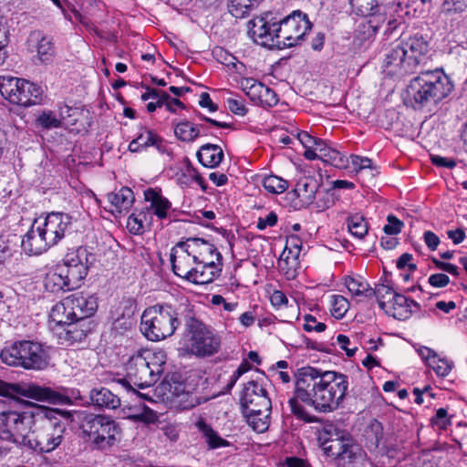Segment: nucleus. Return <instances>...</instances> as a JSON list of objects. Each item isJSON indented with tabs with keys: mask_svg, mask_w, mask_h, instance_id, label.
<instances>
[{
	"mask_svg": "<svg viewBox=\"0 0 467 467\" xmlns=\"http://www.w3.org/2000/svg\"><path fill=\"white\" fill-rule=\"evenodd\" d=\"M347 377L335 371H320L312 367L298 370L294 396L289 399L291 411L300 419L306 416L298 400L323 412L336 410L348 389Z\"/></svg>",
	"mask_w": 467,
	"mask_h": 467,
	"instance_id": "nucleus-1",
	"label": "nucleus"
},
{
	"mask_svg": "<svg viewBox=\"0 0 467 467\" xmlns=\"http://www.w3.org/2000/svg\"><path fill=\"white\" fill-rule=\"evenodd\" d=\"M170 260L174 274L192 283H212L222 271V255L214 244L202 238H188L176 244Z\"/></svg>",
	"mask_w": 467,
	"mask_h": 467,
	"instance_id": "nucleus-2",
	"label": "nucleus"
},
{
	"mask_svg": "<svg viewBox=\"0 0 467 467\" xmlns=\"http://www.w3.org/2000/svg\"><path fill=\"white\" fill-rule=\"evenodd\" d=\"M192 305L181 295L173 302L156 304L141 315L140 331L151 341H160L174 334L182 320L191 317Z\"/></svg>",
	"mask_w": 467,
	"mask_h": 467,
	"instance_id": "nucleus-3",
	"label": "nucleus"
},
{
	"mask_svg": "<svg viewBox=\"0 0 467 467\" xmlns=\"http://www.w3.org/2000/svg\"><path fill=\"white\" fill-rule=\"evenodd\" d=\"M452 88L442 69L422 71L408 85L406 103L416 110H431L451 92Z\"/></svg>",
	"mask_w": 467,
	"mask_h": 467,
	"instance_id": "nucleus-4",
	"label": "nucleus"
},
{
	"mask_svg": "<svg viewBox=\"0 0 467 467\" xmlns=\"http://www.w3.org/2000/svg\"><path fill=\"white\" fill-rule=\"evenodd\" d=\"M72 217L64 213H50L46 217L34 220L30 229L22 239V249L26 254L37 255L56 245L69 231Z\"/></svg>",
	"mask_w": 467,
	"mask_h": 467,
	"instance_id": "nucleus-5",
	"label": "nucleus"
},
{
	"mask_svg": "<svg viewBox=\"0 0 467 467\" xmlns=\"http://www.w3.org/2000/svg\"><path fill=\"white\" fill-rule=\"evenodd\" d=\"M67 415V412L58 409L36 406V420L26 446L40 452L54 451L63 441L66 425L61 418Z\"/></svg>",
	"mask_w": 467,
	"mask_h": 467,
	"instance_id": "nucleus-6",
	"label": "nucleus"
},
{
	"mask_svg": "<svg viewBox=\"0 0 467 467\" xmlns=\"http://www.w3.org/2000/svg\"><path fill=\"white\" fill-rule=\"evenodd\" d=\"M166 354L162 350L143 349L132 355L125 365L126 376L118 381L139 395L135 388L143 389L156 383L163 372Z\"/></svg>",
	"mask_w": 467,
	"mask_h": 467,
	"instance_id": "nucleus-7",
	"label": "nucleus"
},
{
	"mask_svg": "<svg viewBox=\"0 0 467 467\" xmlns=\"http://www.w3.org/2000/svg\"><path fill=\"white\" fill-rule=\"evenodd\" d=\"M185 327L182 344L188 353L198 358H206L220 350V336L195 317L193 307Z\"/></svg>",
	"mask_w": 467,
	"mask_h": 467,
	"instance_id": "nucleus-8",
	"label": "nucleus"
},
{
	"mask_svg": "<svg viewBox=\"0 0 467 467\" xmlns=\"http://www.w3.org/2000/svg\"><path fill=\"white\" fill-rule=\"evenodd\" d=\"M0 358L8 366L32 370L45 369L49 360L43 346L32 340L16 341L5 346L0 353Z\"/></svg>",
	"mask_w": 467,
	"mask_h": 467,
	"instance_id": "nucleus-9",
	"label": "nucleus"
},
{
	"mask_svg": "<svg viewBox=\"0 0 467 467\" xmlns=\"http://www.w3.org/2000/svg\"><path fill=\"white\" fill-rule=\"evenodd\" d=\"M78 419L82 437L94 448L103 450L118 441L119 428L109 417L81 412Z\"/></svg>",
	"mask_w": 467,
	"mask_h": 467,
	"instance_id": "nucleus-10",
	"label": "nucleus"
},
{
	"mask_svg": "<svg viewBox=\"0 0 467 467\" xmlns=\"http://www.w3.org/2000/svg\"><path fill=\"white\" fill-rule=\"evenodd\" d=\"M275 32V47L278 49L295 47L304 39L311 29V23L306 14L294 11L278 23H273Z\"/></svg>",
	"mask_w": 467,
	"mask_h": 467,
	"instance_id": "nucleus-11",
	"label": "nucleus"
},
{
	"mask_svg": "<svg viewBox=\"0 0 467 467\" xmlns=\"http://www.w3.org/2000/svg\"><path fill=\"white\" fill-rule=\"evenodd\" d=\"M0 93L13 104L29 107L41 101L43 90L26 79L0 77Z\"/></svg>",
	"mask_w": 467,
	"mask_h": 467,
	"instance_id": "nucleus-12",
	"label": "nucleus"
},
{
	"mask_svg": "<svg viewBox=\"0 0 467 467\" xmlns=\"http://www.w3.org/2000/svg\"><path fill=\"white\" fill-rule=\"evenodd\" d=\"M36 406L23 412L3 411L0 413V430L5 439L26 446L27 435L32 429L36 415Z\"/></svg>",
	"mask_w": 467,
	"mask_h": 467,
	"instance_id": "nucleus-13",
	"label": "nucleus"
},
{
	"mask_svg": "<svg viewBox=\"0 0 467 467\" xmlns=\"http://www.w3.org/2000/svg\"><path fill=\"white\" fill-rule=\"evenodd\" d=\"M0 395L10 398L23 396L38 401L57 404L64 401L65 397L47 387L35 383H7L0 380Z\"/></svg>",
	"mask_w": 467,
	"mask_h": 467,
	"instance_id": "nucleus-14",
	"label": "nucleus"
},
{
	"mask_svg": "<svg viewBox=\"0 0 467 467\" xmlns=\"http://www.w3.org/2000/svg\"><path fill=\"white\" fill-rule=\"evenodd\" d=\"M98 308L97 298L93 296L73 294L65 297L55 305L53 317L57 319L62 317L66 309H69L76 321H85L91 317Z\"/></svg>",
	"mask_w": 467,
	"mask_h": 467,
	"instance_id": "nucleus-15",
	"label": "nucleus"
},
{
	"mask_svg": "<svg viewBox=\"0 0 467 467\" xmlns=\"http://www.w3.org/2000/svg\"><path fill=\"white\" fill-rule=\"evenodd\" d=\"M85 250H78L75 253L67 254L63 264L57 266L64 279L67 283V291L78 288L88 274V266L83 259H86Z\"/></svg>",
	"mask_w": 467,
	"mask_h": 467,
	"instance_id": "nucleus-16",
	"label": "nucleus"
},
{
	"mask_svg": "<svg viewBox=\"0 0 467 467\" xmlns=\"http://www.w3.org/2000/svg\"><path fill=\"white\" fill-rule=\"evenodd\" d=\"M325 454L334 459L348 460V462H356L362 459L364 451L359 445L352 443L351 440L345 437L328 439L322 443Z\"/></svg>",
	"mask_w": 467,
	"mask_h": 467,
	"instance_id": "nucleus-17",
	"label": "nucleus"
},
{
	"mask_svg": "<svg viewBox=\"0 0 467 467\" xmlns=\"http://www.w3.org/2000/svg\"><path fill=\"white\" fill-rule=\"evenodd\" d=\"M240 403L244 411H253L264 408H271V400L267 392L258 380L248 381L241 393Z\"/></svg>",
	"mask_w": 467,
	"mask_h": 467,
	"instance_id": "nucleus-18",
	"label": "nucleus"
},
{
	"mask_svg": "<svg viewBox=\"0 0 467 467\" xmlns=\"http://www.w3.org/2000/svg\"><path fill=\"white\" fill-rule=\"evenodd\" d=\"M89 326L85 321H70L68 324L56 327L54 330L61 344H73L84 339L89 331Z\"/></svg>",
	"mask_w": 467,
	"mask_h": 467,
	"instance_id": "nucleus-19",
	"label": "nucleus"
},
{
	"mask_svg": "<svg viewBox=\"0 0 467 467\" xmlns=\"http://www.w3.org/2000/svg\"><path fill=\"white\" fill-rule=\"evenodd\" d=\"M273 23L266 17H257L249 22V30L254 41L269 48L275 47V32L273 31Z\"/></svg>",
	"mask_w": 467,
	"mask_h": 467,
	"instance_id": "nucleus-20",
	"label": "nucleus"
},
{
	"mask_svg": "<svg viewBox=\"0 0 467 467\" xmlns=\"http://www.w3.org/2000/svg\"><path fill=\"white\" fill-rule=\"evenodd\" d=\"M406 51L408 66L412 70L420 64L430 49L429 43L421 36H414L405 41H400Z\"/></svg>",
	"mask_w": 467,
	"mask_h": 467,
	"instance_id": "nucleus-21",
	"label": "nucleus"
},
{
	"mask_svg": "<svg viewBox=\"0 0 467 467\" xmlns=\"http://www.w3.org/2000/svg\"><path fill=\"white\" fill-rule=\"evenodd\" d=\"M420 357L424 360L426 365L431 368L439 377H446L450 374L453 368V362L445 358H441L431 348L420 346L416 349Z\"/></svg>",
	"mask_w": 467,
	"mask_h": 467,
	"instance_id": "nucleus-22",
	"label": "nucleus"
},
{
	"mask_svg": "<svg viewBox=\"0 0 467 467\" xmlns=\"http://www.w3.org/2000/svg\"><path fill=\"white\" fill-rule=\"evenodd\" d=\"M414 309H420V305L416 301L396 293L384 312L396 319L405 320L411 316Z\"/></svg>",
	"mask_w": 467,
	"mask_h": 467,
	"instance_id": "nucleus-23",
	"label": "nucleus"
},
{
	"mask_svg": "<svg viewBox=\"0 0 467 467\" xmlns=\"http://www.w3.org/2000/svg\"><path fill=\"white\" fill-rule=\"evenodd\" d=\"M406 54L400 41L393 43L385 55L384 67L391 68V72L400 70L409 73L412 71L411 66H408Z\"/></svg>",
	"mask_w": 467,
	"mask_h": 467,
	"instance_id": "nucleus-24",
	"label": "nucleus"
},
{
	"mask_svg": "<svg viewBox=\"0 0 467 467\" xmlns=\"http://www.w3.org/2000/svg\"><path fill=\"white\" fill-rule=\"evenodd\" d=\"M120 412L124 419L130 420L134 422L150 424L158 420L156 412L141 403L124 406Z\"/></svg>",
	"mask_w": 467,
	"mask_h": 467,
	"instance_id": "nucleus-25",
	"label": "nucleus"
},
{
	"mask_svg": "<svg viewBox=\"0 0 467 467\" xmlns=\"http://www.w3.org/2000/svg\"><path fill=\"white\" fill-rule=\"evenodd\" d=\"M319 182L312 176H305L301 178L294 190V193L297 196L303 205H311L316 200V195Z\"/></svg>",
	"mask_w": 467,
	"mask_h": 467,
	"instance_id": "nucleus-26",
	"label": "nucleus"
},
{
	"mask_svg": "<svg viewBox=\"0 0 467 467\" xmlns=\"http://www.w3.org/2000/svg\"><path fill=\"white\" fill-rule=\"evenodd\" d=\"M93 406L100 409L115 410L120 406V399L106 388H94L89 392Z\"/></svg>",
	"mask_w": 467,
	"mask_h": 467,
	"instance_id": "nucleus-27",
	"label": "nucleus"
},
{
	"mask_svg": "<svg viewBox=\"0 0 467 467\" xmlns=\"http://www.w3.org/2000/svg\"><path fill=\"white\" fill-rule=\"evenodd\" d=\"M30 45H34L36 55L41 62L51 60L54 56V44L50 37L44 36L39 31H34L30 34L28 39Z\"/></svg>",
	"mask_w": 467,
	"mask_h": 467,
	"instance_id": "nucleus-28",
	"label": "nucleus"
},
{
	"mask_svg": "<svg viewBox=\"0 0 467 467\" xmlns=\"http://www.w3.org/2000/svg\"><path fill=\"white\" fill-rule=\"evenodd\" d=\"M145 201L150 202L149 209L159 218L167 217L168 211L171 209L170 201L163 197L160 192L154 189H148L144 192Z\"/></svg>",
	"mask_w": 467,
	"mask_h": 467,
	"instance_id": "nucleus-29",
	"label": "nucleus"
},
{
	"mask_svg": "<svg viewBox=\"0 0 467 467\" xmlns=\"http://www.w3.org/2000/svg\"><path fill=\"white\" fill-rule=\"evenodd\" d=\"M318 159L336 168L342 169L348 165V159L337 150L328 146L325 141L317 144Z\"/></svg>",
	"mask_w": 467,
	"mask_h": 467,
	"instance_id": "nucleus-30",
	"label": "nucleus"
},
{
	"mask_svg": "<svg viewBox=\"0 0 467 467\" xmlns=\"http://www.w3.org/2000/svg\"><path fill=\"white\" fill-rule=\"evenodd\" d=\"M199 161L205 167H217L223 158L222 148L215 144H206L201 147L197 152Z\"/></svg>",
	"mask_w": 467,
	"mask_h": 467,
	"instance_id": "nucleus-31",
	"label": "nucleus"
},
{
	"mask_svg": "<svg viewBox=\"0 0 467 467\" xmlns=\"http://www.w3.org/2000/svg\"><path fill=\"white\" fill-rule=\"evenodd\" d=\"M271 408H260L253 411H244L246 421L256 432L262 433L265 431L270 424Z\"/></svg>",
	"mask_w": 467,
	"mask_h": 467,
	"instance_id": "nucleus-32",
	"label": "nucleus"
},
{
	"mask_svg": "<svg viewBox=\"0 0 467 467\" xmlns=\"http://www.w3.org/2000/svg\"><path fill=\"white\" fill-rule=\"evenodd\" d=\"M134 200L133 192L128 187H122L118 192L108 194V201L118 213L128 211L133 204Z\"/></svg>",
	"mask_w": 467,
	"mask_h": 467,
	"instance_id": "nucleus-33",
	"label": "nucleus"
},
{
	"mask_svg": "<svg viewBox=\"0 0 467 467\" xmlns=\"http://www.w3.org/2000/svg\"><path fill=\"white\" fill-rule=\"evenodd\" d=\"M379 28L378 18L371 17L368 20L360 22L355 31V41L358 45L370 40L377 33Z\"/></svg>",
	"mask_w": 467,
	"mask_h": 467,
	"instance_id": "nucleus-34",
	"label": "nucleus"
},
{
	"mask_svg": "<svg viewBox=\"0 0 467 467\" xmlns=\"http://www.w3.org/2000/svg\"><path fill=\"white\" fill-rule=\"evenodd\" d=\"M199 431L203 434L205 438V441L209 448L211 449H218L221 447L229 446V442L222 438L215 431L212 429L210 425H208L203 420H199L196 423Z\"/></svg>",
	"mask_w": 467,
	"mask_h": 467,
	"instance_id": "nucleus-35",
	"label": "nucleus"
},
{
	"mask_svg": "<svg viewBox=\"0 0 467 467\" xmlns=\"http://www.w3.org/2000/svg\"><path fill=\"white\" fill-rule=\"evenodd\" d=\"M135 139L140 141V144L144 150L150 146H155L158 150H161L162 144V139L154 130L145 126L138 127Z\"/></svg>",
	"mask_w": 467,
	"mask_h": 467,
	"instance_id": "nucleus-36",
	"label": "nucleus"
},
{
	"mask_svg": "<svg viewBox=\"0 0 467 467\" xmlns=\"http://www.w3.org/2000/svg\"><path fill=\"white\" fill-rule=\"evenodd\" d=\"M44 285L47 291L52 293L67 290V280L64 279V276L60 273V269L57 265L53 271L46 275Z\"/></svg>",
	"mask_w": 467,
	"mask_h": 467,
	"instance_id": "nucleus-37",
	"label": "nucleus"
},
{
	"mask_svg": "<svg viewBox=\"0 0 467 467\" xmlns=\"http://www.w3.org/2000/svg\"><path fill=\"white\" fill-rule=\"evenodd\" d=\"M396 293L389 285L379 284L374 289L371 288L369 297L375 296L379 306L384 310L386 306H389L390 300L395 296Z\"/></svg>",
	"mask_w": 467,
	"mask_h": 467,
	"instance_id": "nucleus-38",
	"label": "nucleus"
},
{
	"mask_svg": "<svg viewBox=\"0 0 467 467\" xmlns=\"http://www.w3.org/2000/svg\"><path fill=\"white\" fill-rule=\"evenodd\" d=\"M174 133L179 140L190 142L200 135V129L192 122L184 120L175 126Z\"/></svg>",
	"mask_w": 467,
	"mask_h": 467,
	"instance_id": "nucleus-39",
	"label": "nucleus"
},
{
	"mask_svg": "<svg viewBox=\"0 0 467 467\" xmlns=\"http://www.w3.org/2000/svg\"><path fill=\"white\" fill-rule=\"evenodd\" d=\"M173 403L181 410H191L202 403V399L191 391L177 392L173 398Z\"/></svg>",
	"mask_w": 467,
	"mask_h": 467,
	"instance_id": "nucleus-40",
	"label": "nucleus"
},
{
	"mask_svg": "<svg viewBox=\"0 0 467 467\" xmlns=\"http://www.w3.org/2000/svg\"><path fill=\"white\" fill-rule=\"evenodd\" d=\"M348 228L350 234L358 239H362L368 234V223L365 221V218L358 213L348 216Z\"/></svg>",
	"mask_w": 467,
	"mask_h": 467,
	"instance_id": "nucleus-41",
	"label": "nucleus"
},
{
	"mask_svg": "<svg viewBox=\"0 0 467 467\" xmlns=\"http://www.w3.org/2000/svg\"><path fill=\"white\" fill-rule=\"evenodd\" d=\"M257 1L258 0H228V11L233 16L243 18L249 13Z\"/></svg>",
	"mask_w": 467,
	"mask_h": 467,
	"instance_id": "nucleus-42",
	"label": "nucleus"
},
{
	"mask_svg": "<svg viewBox=\"0 0 467 467\" xmlns=\"http://www.w3.org/2000/svg\"><path fill=\"white\" fill-rule=\"evenodd\" d=\"M264 188L271 193L279 194L284 192L289 186L288 182L276 175H269L263 179Z\"/></svg>",
	"mask_w": 467,
	"mask_h": 467,
	"instance_id": "nucleus-43",
	"label": "nucleus"
},
{
	"mask_svg": "<svg viewBox=\"0 0 467 467\" xmlns=\"http://www.w3.org/2000/svg\"><path fill=\"white\" fill-rule=\"evenodd\" d=\"M178 181L182 185H190L194 182L201 184L202 179L192 167L190 161L186 159L184 161L183 168L181 171V174L178 177Z\"/></svg>",
	"mask_w": 467,
	"mask_h": 467,
	"instance_id": "nucleus-44",
	"label": "nucleus"
},
{
	"mask_svg": "<svg viewBox=\"0 0 467 467\" xmlns=\"http://www.w3.org/2000/svg\"><path fill=\"white\" fill-rule=\"evenodd\" d=\"M365 437L370 448H378L383 437V428L381 424L378 420L371 421L365 431Z\"/></svg>",
	"mask_w": 467,
	"mask_h": 467,
	"instance_id": "nucleus-45",
	"label": "nucleus"
},
{
	"mask_svg": "<svg viewBox=\"0 0 467 467\" xmlns=\"http://www.w3.org/2000/svg\"><path fill=\"white\" fill-rule=\"evenodd\" d=\"M345 285L351 294L355 296L364 295L365 296L369 297L371 288L367 282L359 278L348 276L345 279Z\"/></svg>",
	"mask_w": 467,
	"mask_h": 467,
	"instance_id": "nucleus-46",
	"label": "nucleus"
},
{
	"mask_svg": "<svg viewBox=\"0 0 467 467\" xmlns=\"http://www.w3.org/2000/svg\"><path fill=\"white\" fill-rule=\"evenodd\" d=\"M331 313L336 318H342L348 309V300L340 295L330 296Z\"/></svg>",
	"mask_w": 467,
	"mask_h": 467,
	"instance_id": "nucleus-47",
	"label": "nucleus"
},
{
	"mask_svg": "<svg viewBox=\"0 0 467 467\" xmlns=\"http://www.w3.org/2000/svg\"><path fill=\"white\" fill-rule=\"evenodd\" d=\"M353 9L358 14L367 16H371L379 5V0H349Z\"/></svg>",
	"mask_w": 467,
	"mask_h": 467,
	"instance_id": "nucleus-48",
	"label": "nucleus"
},
{
	"mask_svg": "<svg viewBox=\"0 0 467 467\" xmlns=\"http://www.w3.org/2000/svg\"><path fill=\"white\" fill-rule=\"evenodd\" d=\"M333 202L332 194L328 191L319 187L316 195V200L311 204L314 205L317 212H322L328 209Z\"/></svg>",
	"mask_w": 467,
	"mask_h": 467,
	"instance_id": "nucleus-49",
	"label": "nucleus"
},
{
	"mask_svg": "<svg viewBox=\"0 0 467 467\" xmlns=\"http://www.w3.org/2000/svg\"><path fill=\"white\" fill-rule=\"evenodd\" d=\"M299 265V261H294L293 258L289 260L280 257L278 261V267L287 279H294L297 275Z\"/></svg>",
	"mask_w": 467,
	"mask_h": 467,
	"instance_id": "nucleus-50",
	"label": "nucleus"
},
{
	"mask_svg": "<svg viewBox=\"0 0 467 467\" xmlns=\"http://www.w3.org/2000/svg\"><path fill=\"white\" fill-rule=\"evenodd\" d=\"M146 215L143 213L130 214L127 220V228L133 234H140L144 231V220Z\"/></svg>",
	"mask_w": 467,
	"mask_h": 467,
	"instance_id": "nucleus-51",
	"label": "nucleus"
},
{
	"mask_svg": "<svg viewBox=\"0 0 467 467\" xmlns=\"http://www.w3.org/2000/svg\"><path fill=\"white\" fill-rule=\"evenodd\" d=\"M38 123L45 129H54L61 126V119L53 111H47L40 114L37 118Z\"/></svg>",
	"mask_w": 467,
	"mask_h": 467,
	"instance_id": "nucleus-52",
	"label": "nucleus"
},
{
	"mask_svg": "<svg viewBox=\"0 0 467 467\" xmlns=\"http://www.w3.org/2000/svg\"><path fill=\"white\" fill-rule=\"evenodd\" d=\"M54 310H55V306L51 308V311L49 314V326L52 330H55L56 327H60V325L68 324V323H70V321H76L75 317L73 315H71V313L69 312V309H66L62 317H58L57 319H56L53 317Z\"/></svg>",
	"mask_w": 467,
	"mask_h": 467,
	"instance_id": "nucleus-53",
	"label": "nucleus"
},
{
	"mask_svg": "<svg viewBox=\"0 0 467 467\" xmlns=\"http://www.w3.org/2000/svg\"><path fill=\"white\" fill-rule=\"evenodd\" d=\"M388 223L383 227L385 234L389 235H395L401 232L404 223L394 215H388Z\"/></svg>",
	"mask_w": 467,
	"mask_h": 467,
	"instance_id": "nucleus-54",
	"label": "nucleus"
},
{
	"mask_svg": "<svg viewBox=\"0 0 467 467\" xmlns=\"http://www.w3.org/2000/svg\"><path fill=\"white\" fill-rule=\"evenodd\" d=\"M8 42V28L5 23L0 21V65L3 64L6 58V47Z\"/></svg>",
	"mask_w": 467,
	"mask_h": 467,
	"instance_id": "nucleus-55",
	"label": "nucleus"
},
{
	"mask_svg": "<svg viewBox=\"0 0 467 467\" xmlns=\"http://www.w3.org/2000/svg\"><path fill=\"white\" fill-rule=\"evenodd\" d=\"M150 99H158V105L159 107H161L164 104V101L169 99V95L165 91L148 88L147 91L141 95V99L146 101Z\"/></svg>",
	"mask_w": 467,
	"mask_h": 467,
	"instance_id": "nucleus-56",
	"label": "nucleus"
},
{
	"mask_svg": "<svg viewBox=\"0 0 467 467\" xmlns=\"http://www.w3.org/2000/svg\"><path fill=\"white\" fill-rule=\"evenodd\" d=\"M303 327L307 332H323L326 329V325L322 322H318L316 317L311 315H305Z\"/></svg>",
	"mask_w": 467,
	"mask_h": 467,
	"instance_id": "nucleus-57",
	"label": "nucleus"
},
{
	"mask_svg": "<svg viewBox=\"0 0 467 467\" xmlns=\"http://www.w3.org/2000/svg\"><path fill=\"white\" fill-rule=\"evenodd\" d=\"M213 55L216 57V59L222 64L238 69L236 58L231 54L227 53L225 50L222 48H217L213 51Z\"/></svg>",
	"mask_w": 467,
	"mask_h": 467,
	"instance_id": "nucleus-58",
	"label": "nucleus"
},
{
	"mask_svg": "<svg viewBox=\"0 0 467 467\" xmlns=\"http://www.w3.org/2000/svg\"><path fill=\"white\" fill-rule=\"evenodd\" d=\"M251 365L248 361L244 360L238 368L233 373L230 377V379L226 386V391L232 389V388L235 385L236 381L240 379L242 375L248 372L251 369Z\"/></svg>",
	"mask_w": 467,
	"mask_h": 467,
	"instance_id": "nucleus-59",
	"label": "nucleus"
},
{
	"mask_svg": "<svg viewBox=\"0 0 467 467\" xmlns=\"http://www.w3.org/2000/svg\"><path fill=\"white\" fill-rule=\"evenodd\" d=\"M297 140L304 146L305 149L313 148L317 150L318 142H323L324 140L315 138L308 134L306 131H301L297 133Z\"/></svg>",
	"mask_w": 467,
	"mask_h": 467,
	"instance_id": "nucleus-60",
	"label": "nucleus"
},
{
	"mask_svg": "<svg viewBox=\"0 0 467 467\" xmlns=\"http://www.w3.org/2000/svg\"><path fill=\"white\" fill-rule=\"evenodd\" d=\"M227 108L234 114L239 116H244L247 109L241 99L234 98H228L226 99Z\"/></svg>",
	"mask_w": 467,
	"mask_h": 467,
	"instance_id": "nucleus-61",
	"label": "nucleus"
},
{
	"mask_svg": "<svg viewBox=\"0 0 467 467\" xmlns=\"http://www.w3.org/2000/svg\"><path fill=\"white\" fill-rule=\"evenodd\" d=\"M443 8L448 12L462 13L467 8V0H445Z\"/></svg>",
	"mask_w": 467,
	"mask_h": 467,
	"instance_id": "nucleus-62",
	"label": "nucleus"
},
{
	"mask_svg": "<svg viewBox=\"0 0 467 467\" xmlns=\"http://www.w3.org/2000/svg\"><path fill=\"white\" fill-rule=\"evenodd\" d=\"M264 89L265 90L261 93L259 102L265 103L268 106L275 105L278 102L275 92L265 85L264 86Z\"/></svg>",
	"mask_w": 467,
	"mask_h": 467,
	"instance_id": "nucleus-63",
	"label": "nucleus"
},
{
	"mask_svg": "<svg viewBox=\"0 0 467 467\" xmlns=\"http://www.w3.org/2000/svg\"><path fill=\"white\" fill-rule=\"evenodd\" d=\"M431 422L441 429L446 428V426L451 423L447 410L443 408L439 409L435 417L431 420Z\"/></svg>",
	"mask_w": 467,
	"mask_h": 467,
	"instance_id": "nucleus-64",
	"label": "nucleus"
}]
</instances>
